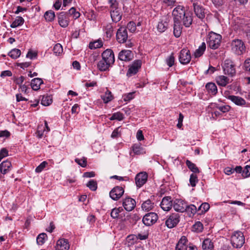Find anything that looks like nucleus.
<instances>
[{
    "label": "nucleus",
    "instance_id": "nucleus-18",
    "mask_svg": "<svg viewBox=\"0 0 250 250\" xmlns=\"http://www.w3.org/2000/svg\"><path fill=\"white\" fill-rule=\"evenodd\" d=\"M173 205L171 197L166 196L163 198L160 206L164 211H169Z\"/></svg>",
    "mask_w": 250,
    "mask_h": 250
},
{
    "label": "nucleus",
    "instance_id": "nucleus-45",
    "mask_svg": "<svg viewBox=\"0 0 250 250\" xmlns=\"http://www.w3.org/2000/svg\"><path fill=\"white\" fill-rule=\"evenodd\" d=\"M52 102V99L51 96H43L41 100V104L44 106L50 105Z\"/></svg>",
    "mask_w": 250,
    "mask_h": 250
},
{
    "label": "nucleus",
    "instance_id": "nucleus-48",
    "mask_svg": "<svg viewBox=\"0 0 250 250\" xmlns=\"http://www.w3.org/2000/svg\"><path fill=\"white\" fill-rule=\"evenodd\" d=\"M209 208L210 206L209 204L207 203H203L198 207V211H200L199 214L205 213L209 209Z\"/></svg>",
    "mask_w": 250,
    "mask_h": 250
},
{
    "label": "nucleus",
    "instance_id": "nucleus-63",
    "mask_svg": "<svg viewBox=\"0 0 250 250\" xmlns=\"http://www.w3.org/2000/svg\"><path fill=\"white\" fill-rule=\"evenodd\" d=\"M8 155V151L5 148H2L0 150V162L4 157L7 156Z\"/></svg>",
    "mask_w": 250,
    "mask_h": 250
},
{
    "label": "nucleus",
    "instance_id": "nucleus-15",
    "mask_svg": "<svg viewBox=\"0 0 250 250\" xmlns=\"http://www.w3.org/2000/svg\"><path fill=\"white\" fill-rule=\"evenodd\" d=\"M147 174L146 172H142L137 174L135 177V183L137 187L140 188L146 182Z\"/></svg>",
    "mask_w": 250,
    "mask_h": 250
},
{
    "label": "nucleus",
    "instance_id": "nucleus-61",
    "mask_svg": "<svg viewBox=\"0 0 250 250\" xmlns=\"http://www.w3.org/2000/svg\"><path fill=\"white\" fill-rule=\"evenodd\" d=\"M47 163L46 161H43L35 169V171L37 173H40L45 167L47 165Z\"/></svg>",
    "mask_w": 250,
    "mask_h": 250
},
{
    "label": "nucleus",
    "instance_id": "nucleus-50",
    "mask_svg": "<svg viewBox=\"0 0 250 250\" xmlns=\"http://www.w3.org/2000/svg\"><path fill=\"white\" fill-rule=\"evenodd\" d=\"M123 210V209L121 207L114 208L112 209L110 215L113 218L116 219L118 217L119 213L121 212Z\"/></svg>",
    "mask_w": 250,
    "mask_h": 250
},
{
    "label": "nucleus",
    "instance_id": "nucleus-27",
    "mask_svg": "<svg viewBox=\"0 0 250 250\" xmlns=\"http://www.w3.org/2000/svg\"><path fill=\"white\" fill-rule=\"evenodd\" d=\"M215 81L219 85L223 87L226 86L229 83V79L227 77L224 75L216 77Z\"/></svg>",
    "mask_w": 250,
    "mask_h": 250
},
{
    "label": "nucleus",
    "instance_id": "nucleus-5",
    "mask_svg": "<svg viewBox=\"0 0 250 250\" xmlns=\"http://www.w3.org/2000/svg\"><path fill=\"white\" fill-rule=\"evenodd\" d=\"M191 1H193L192 5L194 14L197 18L202 21L205 18L206 14L207 13V10L202 5L198 4V3L195 1V0H192Z\"/></svg>",
    "mask_w": 250,
    "mask_h": 250
},
{
    "label": "nucleus",
    "instance_id": "nucleus-31",
    "mask_svg": "<svg viewBox=\"0 0 250 250\" xmlns=\"http://www.w3.org/2000/svg\"><path fill=\"white\" fill-rule=\"evenodd\" d=\"M133 153L136 155L144 154L146 153L145 149L141 146L140 143L135 144L132 146Z\"/></svg>",
    "mask_w": 250,
    "mask_h": 250
},
{
    "label": "nucleus",
    "instance_id": "nucleus-57",
    "mask_svg": "<svg viewBox=\"0 0 250 250\" xmlns=\"http://www.w3.org/2000/svg\"><path fill=\"white\" fill-rule=\"evenodd\" d=\"M134 92H130L123 95V98L125 102L130 101L134 97Z\"/></svg>",
    "mask_w": 250,
    "mask_h": 250
},
{
    "label": "nucleus",
    "instance_id": "nucleus-39",
    "mask_svg": "<svg viewBox=\"0 0 250 250\" xmlns=\"http://www.w3.org/2000/svg\"><path fill=\"white\" fill-rule=\"evenodd\" d=\"M186 164L188 168L194 173H199L200 170L198 168L196 167L195 164L192 163L190 161L187 160L186 162Z\"/></svg>",
    "mask_w": 250,
    "mask_h": 250
},
{
    "label": "nucleus",
    "instance_id": "nucleus-6",
    "mask_svg": "<svg viewBox=\"0 0 250 250\" xmlns=\"http://www.w3.org/2000/svg\"><path fill=\"white\" fill-rule=\"evenodd\" d=\"M180 221V216L178 213L170 214L166 220L165 224L167 228L172 229L175 227Z\"/></svg>",
    "mask_w": 250,
    "mask_h": 250
},
{
    "label": "nucleus",
    "instance_id": "nucleus-54",
    "mask_svg": "<svg viewBox=\"0 0 250 250\" xmlns=\"http://www.w3.org/2000/svg\"><path fill=\"white\" fill-rule=\"evenodd\" d=\"M198 180L197 178V176L196 174L192 173L190 176L189 178V182L190 184V185L194 187L196 186V183L198 182Z\"/></svg>",
    "mask_w": 250,
    "mask_h": 250
},
{
    "label": "nucleus",
    "instance_id": "nucleus-47",
    "mask_svg": "<svg viewBox=\"0 0 250 250\" xmlns=\"http://www.w3.org/2000/svg\"><path fill=\"white\" fill-rule=\"evenodd\" d=\"M47 235L45 233L40 234L37 237V243L38 245H42L45 243Z\"/></svg>",
    "mask_w": 250,
    "mask_h": 250
},
{
    "label": "nucleus",
    "instance_id": "nucleus-17",
    "mask_svg": "<svg viewBox=\"0 0 250 250\" xmlns=\"http://www.w3.org/2000/svg\"><path fill=\"white\" fill-rule=\"evenodd\" d=\"M141 60H135L129 68L127 71V75H129L131 76L136 74L138 72L139 69L141 68Z\"/></svg>",
    "mask_w": 250,
    "mask_h": 250
},
{
    "label": "nucleus",
    "instance_id": "nucleus-51",
    "mask_svg": "<svg viewBox=\"0 0 250 250\" xmlns=\"http://www.w3.org/2000/svg\"><path fill=\"white\" fill-rule=\"evenodd\" d=\"M192 228L194 231L201 232L203 229V225L201 222L198 221L193 225Z\"/></svg>",
    "mask_w": 250,
    "mask_h": 250
},
{
    "label": "nucleus",
    "instance_id": "nucleus-60",
    "mask_svg": "<svg viewBox=\"0 0 250 250\" xmlns=\"http://www.w3.org/2000/svg\"><path fill=\"white\" fill-rule=\"evenodd\" d=\"M108 3L110 4L111 10L118 9V2L116 0H108Z\"/></svg>",
    "mask_w": 250,
    "mask_h": 250
},
{
    "label": "nucleus",
    "instance_id": "nucleus-16",
    "mask_svg": "<svg viewBox=\"0 0 250 250\" xmlns=\"http://www.w3.org/2000/svg\"><path fill=\"white\" fill-rule=\"evenodd\" d=\"M133 54L131 51L129 50H123L118 54V59L125 62L132 60Z\"/></svg>",
    "mask_w": 250,
    "mask_h": 250
},
{
    "label": "nucleus",
    "instance_id": "nucleus-37",
    "mask_svg": "<svg viewBox=\"0 0 250 250\" xmlns=\"http://www.w3.org/2000/svg\"><path fill=\"white\" fill-rule=\"evenodd\" d=\"M154 208V203L149 199L145 201L142 205V208L144 210L148 211Z\"/></svg>",
    "mask_w": 250,
    "mask_h": 250
},
{
    "label": "nucleus",
    "instance_id": "nucleus-13",
    "mask_svg": "<svg viewBox=\"0 0 250 250\" xmlns=\"http://www.w3.org/2000/svg\"><path fill=\"white\" fill-rule=\"evenodd\" d=\"M102 59L112 65L115 62L113 51L110 49L104 51L102 54Z\"/></svg>",
    "mask_w": 250,
    "mask_h": 250
},
{
    "label": "nucleus",
    "instance_id": "nucleus-34",
    "mask_svg": "<svg viewBox=\"0 0 250 250\" xmlns=\"http://www.w3.org/2000/svg\"><path fill=\"white\" fill-rule=\"evenodd\" d=\"M101 97V99L103 100L104 103L105 104L109 103L113 99V96L112 95L111 92L108 89H106L104 94L102 95Z\"/></svg>",
    "mask_w": 250,
    "mask_h": 250
},
{
    "label": "nucleus",
    "instance_id": "nucleus-29",
    "mask_svg": "<svg viewBox=\"0 0 250 250\" xmlns=\"http://www.w3.org/2000/svg\"><path fill=\"white\" fill-rule=\"evenodd\" d=\"M110 16L112 21L116 23L118 22L122 19V15L119 9L111 10Z\"/></svg>",
    "mask_w": 250,
    "mask_h": 250
},
{
    "label": "nucleus",
    "instance_id": "nucleus-2",
    "mask_svg": "<svg viewBox=\"0 0 250 250\" xmlns=\"http://www.w3.org/2000/svg\"><path fill=\"white\" fill-rule=\"evenodd\" d=\"M245 241L244 234L240 231H234L231 235L230 242L234 248H241L244 245Z\"/></svg>",
    "mask_w": 250,
    "mask_h": 250
},
{
    "label": "nucleus",
    "instance_id": "nucleus-53",
    "mask_svg": "<svg viewBox=\"0 0 250 250\" xmlns=\"http://www.w3.org/2000/svg\"><path fill=\"white\" fill-rule=\"evenodd\" d=\"M86 186L92 191H95L97 188V183L94 180H90L86 184Z\"/></svg>",
    "mask_w": 250,
    "mask_h": 250
},
{
    "label": "nucleus",
    "instance_id": "nucleus-38",
    "mask_svg": "<svg viewBox=\"0 0 250 250\" xmlns=\"http://www.w3.org/2000/svg\"><path fill=\"white\" fill-rule=\"evenodd\" d=\"M24 22V20L21 17L18 16L15 20L11 24L10 27L13 28H16L19 26L22 25Z\"/></svg>",
    "mask_w": 250,
    "mask_h": 250
},
{
    "label": "nucleus",
    "instance_id": "nucleus-49",
    "mask_svg": "<svg viewBox=\"0 0 250 250\" xmlns=\"http://www.w3.org/2000/svg\"><path fill=\"white\" fill-rule=\"evenodd\" d=\"M69 16H73V18L77 19L80 16V13L79 12L76 11V9L74 7L71 8L68 12H66Z\"/></svg>",
    "mask_w": 250,
    "mask_h": 250
},
{
    "label": "nucleus",
    "instance_id": "nucleus-44",
    "mask_svg": "<svg viewBox=\"0 0 250 250\" xmlns=\"http://www.w3.org/2000/svg\"><path fill=\"white\" fill-rule=\"evenodd\" d=\"M53 53L56 56H60L63 52L62 45L60 43H56L53 47Z\"/></svg>",
    "mask_w": 250,
    "mask_h": 250
},
{
    "label": "nucleus",
    "instance_id": "nucleus-40",
    "mask_svg": "<svg viewBox=\"0 0 250 250\" xmlns=\"http://www.w3.org/2000/svg\"><path fill=\"white\" fill-rule=\"evenodd\" d=\"M197 211H198L197 207L193 204H191L189 206L187 205V208H186V210H185V211L188 213L190 217L193 216Z\"/></svg>",
    "mask_w": 250,
    "mask_h": 250
},
{
    "label": "nucleus",
    "instance_id": "nucleus-52",
    "mask_svg": "<svg viewBox=\"0 0 250 250\" xmlns=\"http://www.w3.org/2000/svg\"><path fill=\"white\" fill-rule=\"evenodd\" d=\"M124 118V117L123 113L120 112H117L113 114L111 117L109 118V119L111 121L114 120L121 121L123 120Z\"/></svg>",
    "mask_w": 250,
    "mask_h": 250
},
{
    "label": "nucleus",
    "instance_id": "nucleus-25",
    "mask_svg": "<svg viewBox=\"0 0 250 250\" xmlns=\"http://www.w3.org/2000/svg\"><path fill=\"white\" fill-rule=\"evenodd\" d=\"M193 21L191 14L187 13L182 17L181 23L182 22L183 25L186 27H189L192 24Z\"/></svg>",
    "mask_w": 250,
    "mask_h": 250
},
{
    "label": "nucleus",
    "instance_id": "nucleus-23",
    "mask_svg": "<svg viewBox=\"0 0 250 250\" xmlns=\"http://www.w3.org/2000/svg\"><path fill=\"white\" fill-rule=\"evenodd\" d=\"M11 168L12 164L8 160L3 161L0 164V171L2 174H6Z\"/></svg>",
    "mask_w": 250,
    "mask_h": 250
},
{
    "label": "nucleus",
    "instance_id": "nucleus-46",
    "mask_svg": "<svg viewBox=\"0 0 250 250\" xmlns=\"http://www.w3.org/2000/svg\"><path fill=\"white\" fill-rule=\"evenodd\" d=\"M21 51L20 49L14 48L12 49L8 53V55L12 59H16L20 57Z\"/></svg>",
    "mask_w": 250,
    "mask_h": 250
},
{
    "label": "nucleus",
    "instance_id": "nucleus-24",
    "mask_svg": "<svg viewBox=\"0 0 250 250\" xmlns=\"http://www.w3.org/2000/svg\"><path fill=\"white\" fill-rule=\"evenodd\" d=\"M188 242L187 238L185 236H182L176 246L175 250H186Z\"/></svg>",
    "mask_w": 250,
    "mask_h": 250
},
{
    "label": "nucleus",
    "instance_id": "nucleus-64",
    "mask_svg": "<svg viewBox=\"0 0 250 250\" xmlns=\"http://www.w3.org/2000/svg\"><path fill=\"white\" fill-rule=\"evenodd\" d=\"M37 56V54L36 52H34L32 51H28L27 54H26V57L30 58V59L32 60L35 58H36Z\"/></svg>",
    "mask_w": 250,
    "mask_h": 250
},
{
    "label": "nucleus",
    "instance_id": "nucleus-22",
    "mask_svg": "<svg viewBox=\"0 0 250 250\" xmlns=\"http://www.w3.org/2000/svg\"><path fill=\"white\" fill-rule=\"evenodd\" d=\"M228 99L237 105L244 106L246 104V101L239 96L229 95L228 96Z\"/></svg>",
    "mask_w": 250,
    "mask_h": 250
},
{
    "label": "nucleus",
    "instance_id": "nucleus-35",
    "mask_svg": "<svg viewBox=\"0 0 250 250\" xmlns=\"http://www.w3.org/2000/svg\"><path fill=\"white\" fill-rule=\"evenodd\" d=\"M111 66V65L110 64L103 59L102 60L99 61L97 64V67L98 69L101 71H105L107 70Z\"/></svg>",
    "mask_w": 250,
    "mask_h": 250
},
{
    "label": "nucleus",
    "instance_id": "nucleus-58",
    "mask_svg": "<svg viewBox=\"0 0 250 250\" xmlns=\"http://www.w3.org/2000/svg\"><path fill=\"white\" fill-rule=\"evenodd\" d=\"M75 161L81 167H84L86 166V158L83 157L82 159L76 158Z\"/></svg>",
    "mask_w": 250,
    "mask_h": 250
},
{
    "label": "nucleus",
    "instance_id": "nucleus-8",
    "mask_svg": "<svg viewBox=\"0 0 250 250\" xmlns=\"http://www.w3.org/2000/svg\"><path fill=\"white\" fill-rule=\"evenodd\" d=\"M128 34L126 28L121 26L117 30L116 33V40L120 43H123L127 41Z\"/></svg>",
    "mask_w": 250,
    "mask_h": 250
},
{
    "label": "nucleus",
    "instance_id": "nucleus-3",
    "mask_svg": "<svg viewBox=\"0 0 250 250\" xmlns=\"http://www.w3.org/2000/svg\"><path fill=\"white\" fill-rule=\"evenodd\" d=\"M221 40L220 35L211 32L208 34L207 42L210 48L216 49L220 46Z\"/></svg>",
    "mask_w": 250,
    "mask_h": 250
},
{
    "label": "nucleus",
    "instance_id": "nucleus-42",
    "mask_svg": "<svg viewBox=\"0 0 250 250\" xmlns=\"http://www.w3.org/2000/svg\"><path fill=\"white\" fill-rule=\"evenodd\" d=\"M242 69L246 73L250 74V58H248L244 61Z\"/></svg>",
    "mask_w": 250,
    "mask_h": 250
},
{
    "label": "nucleus",
    "instance_id": "nucleus-30",
    "mask_svg": "<svg viewBox=\"0 0 250 250\" xmlns=\"http://www.w3.org/2000/svg\"><path fill=\"white\" fill-rule=\"evenodd\" d=\"M43 83V81L42 79L37 78L31 80V86L33 90H38L40 88V85Z\"/></svg>",
    "mask_w": 250,
    "mask_h": 250
},
{
    "label": "nucleus",
    "instance_id": "nucleus-20",
    "mask_svg": "<svg viewBox=\"0 0 250 250\" xmlns=\"http://www.w3.org/2000/svg\"><path fill=\"white\" fill-rule=\"evenodd\" d=\"M136 205V202L133 199L127 197L125 198L123 202V206L125 209L128 211H131L133 209Z\"/></svg>",
    "mask_w": 250,
    "mask_h": 250
},
{
    "label": "nucleus",
    "instance_id": "nucleus-12",
    "mask_svg": "<svg viewBox=\"0 0 250 250\" xmlns=\"http://www.w3.org/2000/svg\"><path fill=\"white\" fill-rule=\"evenodd\" d=\"M185 7L182 5H178L172 11L174 21H181L182 17L186 14Z\"/></svg>",
    "mask_w": 250,
    "mask_h": 250
},
{
    "label": "nucleus",
    "instance_id": "nucleus-55",
    "mask_svg": "<svg viewBox=\"0 0 250 250\" xmlns=\"http://www.w3.org/2000/svg\"><path fill=\"white\" fill-rule=\"evenodd\" d=\"M166 62L169 67H171L173 65L175 62V58L173 53L166 59Z\"/></svg>",
    "mask_w": 250,
    "mask_h": 250
},
{
    "label": "nucleus",
    "instance_id": "nucleus-4",
    "mask_svg": "<svg viewBox=\"0 0 250 250\" xmlns=\"http://www.w3.org/2000/svg\"><path fill=\"white\" fill-rule=\"evenodd\" d=\"M224 73L231 77L234 76L236 74V70L234 63L230 60H226L223 65Z\"/></svg>",
    "mask_w": 250,
    "mask_h": 250
},
{
    "label": "nucleus",
    "instance_id": "nucleus-59",
    "mask_svg": "<svg viewBox=\"0 0 250 250\" xmlns=\"http://www.w3.org/2000/svg\"><path fill=\"white\" fill-rule=\"evenodd\" d=\"M216 108L219 109V110L223 113H226L229 111L230 109V106L228 105H222V106H217Z\"/></svg>",
    "mask_w": 250,
    "mask_h": 250
},
{
    "label": "nucleus",
    "instance_id": "nucleus-56",
    "mask_svg": "<svg viewBox=\"0 0 250 250\" xmlns=\"http://www.w3.org/2000/svg\"><path fill=\"white\" fill-rule=\"evenodd\" d=\"M126 28H127L128 30L132 33L134 32L136 30V25L135 23L133 21H130L128 23Z\"/></svg>",
    "mask_w": 250,
    "mask_h": 250
},
{
    "label": "nucleus",
    "instance_id": "nucleus-32",
    "mask_svg": "<svg viewBox=\"0 0 250 250\" xmlns=\"http://www.w3.org/2000/svg\"><path fill=\"white\" fill-rule=\"evenodd\" d=\"M206 88L209 93L213 95H216L218 91L217 86L213 83H207Z\"/></svg>",
    "mask_w": 250,
    "mask_h": 250
},
{
    "label": "nucleus",
    "instance_id": "nucleus-28",
    "mask_svg": "<svg viewBox=\"0 0 250 250\" xmlns=\"http://www.w3.org/2000/svg\"><path fill=\"white\" fill-rule=\"evenodd\" d=\"M202 248L203 250H213V243L209 238H206L202 242Z\"/></svg>",
    "mask_w": 250,
    "mask_h": 250
},
{
    "label": "nucleus",
    "instance_id": "nucleus-36",
    "mask_svg": "<svg viewBox=\"0 0 250 250\" xmlns=\"http://www.w3.org/2000/svg\"><path fill=\"white\" fill-rule=\"evenodd\" d=\"M104 31L107 38H110L113 35L114 27L111 23L107 24L104 27Z\"/></svg>",
    "mask_w": 250,
    "mask_h": 250
},
{
    "label": "nucleus",
    "instance_id": "nucleus-62",
    "mask_svg": "<svg viewBox=\"0 0 250 250\" xmlns=\"http://www.w3.org/2000/svg\"><path fill=\"white\" fill-rule=\"evenodd\" d=\"M242 176L247 178L250 176V166H246L244 169L243 170Z\"/></svg>",
    "mask_w": 250,
    "mask_h": 250
},
{
    "label": "nucleus",
    "instance_id": "nucleus-43",
    "mask_svg": "<svg viewBox=\"0 0 250 250\" xmlns=\"http://www.w3.org/2000/svg\"><path fill=\"white\" fill-rule=\"evenodd\" d=\"M103 45L101 40H98L94 42H91L89 44V47L91 49H96L101 47Z\"/></svg>",
    "mask_w": 250,
    "mask_h": 250
},
{
    "label": "nucleus",
    "instance_id": "nucleus-33",
    "mask_svg": "<svg viewBox=\"0 0 250 250\" xmlns=\"http://www.w3.org/2000/svg\"><path fill=\"white\" fill-rule=\"evenodd\" d=\"M206 48V45L204 42H203L198 49H197L194 53L195 58H199L203 55Z\"/></svg>",
    "mask_w": 250,
    "mask_h": 250
},
{
    "label": "nucleus",
    "instance_id": "nucleus-19",
    "mask_svg": "<svg viewBox=\"0 0 250 250\" xmlns=\"http://www.w3.org/2000/svg\"><path fill=\"white\" fill-rule=\"evenodd\" d=\"M169 18L167 16L163 17L157 25V30L160 33L165 32L167 28Z\"/></svg>",
    "mask_w": 250,
    "mask_h": 250
},
{
    "label": "nucleus",
    "instance_id": "nucleus-41",
    "mask_svg": "<svg viewBox=\"0 0 250 250\" xmlns=\"http://www.w3.org/2000/svg\"><path fill=\"white\" fill-rule=\"evenodd\" d=\"M44 17L47 21L51 22L54 20L55 17V12L52 10L47 11L45 13Z\"/></svg>",
    "mask_w": 250,
    "mask_h": 250
},
{
    "label": "nucleus",
    "instance_id": "nucleus-11",
    "mask_svg": "<svg viewBox=\"0 0 250 250\" xmlns=\"http://www.w3.org/2000/svg\"><path fill=\"white\" fill-rule=\"evenodd\" d=\"M124 192L125 190L123 187L116 186L110 191L109 196L112 200L117 201L123 196Z\"/></svg>",
    "mask_w": 250,
    "mask_h": 250
},
{
    "label": "nucleus",
    "instance_id": "nucleus-26",
    "mask_svg": "<svg viewBox=\"0 0 250 250\" xmlns=\"http://www.w3.org/2000/svg\"><path fill=\"white\" fill-rule=\"evenodd\" d=\"M182 27L181 21H174L173 34L176 38L179 37L182 33Z\"/></svg>",
    "mask_w": 250,
    "mask_h": 250
},
{
    "label": "nucleus",
    "instance_id": "nucleus-7",
    "mask_svg": "<svg viewBox=\"0 0 250 250\" xmlns=\"http://www.w3.org/2000/svg\"><path fill=\"white\" fill-rule=\"evenodd\" d=\"M57 19L59 24L62 28L67 27L69 24L70 19L67 13L61 12L57 14Z\"/></svg>",
    "mask_w": 250,
    "mask_h": 250
},
{
    "label": "nucleus",
    "instance_id": "nucleus-10",
    "mask_svg": "<svg viewBox=\"0 0 250 250\" xmlns=\"http://www.w3.org/2000/svg\"><path fill=\"white\" fill-rule=\"evenodd\" d=\"M191 55L189 50L184 48L181 50L179 55V60L181 63L187 64L191 60Z\"/></svg>",
    "mask_w": 250,
    "mask_h": 250
},
{
    "label": "nucleus",
    "instance_id": "nucleus-21",
    "mask_svg": "<svg viewBox=\"0 0 250 250\" xmlns=\"http://www.w3.org/2000/svg\"><path fill=\"white\" fill-rule=\"evenodd\" d=\"M69 244L67 239L62 238L60 239L57 242L56 249V250H68L69 249Z\"/></svg>",
    "mask_w": 250,
    "mask_h": 250
},
{
    "label": "nucleus",
    "instance_id": "nucleus-14",
    "mask_svg": "<svg viewBox=\"0 0 250 250\" xmlns=\"http://www.w3.org/2000/svg\"><path fill=\"white\" fill-rule=\"evenodd\" d=\"M174 210L177 212H184L187 208V203L181 199H175L173 205Z\"/></svg>",
    "mask_w": 250,
    "mask_h": 250
},
{
    "label": "nucleus",
    "instance_id": "nucleus-1",
    "mask_svg": "<svg viewBox=\"0 0 250 250\" xmlns=\"http://www.w3.org/2000/svg\"><path fill=\"white\" fill-rule=\"evenodd\" d=\"M230 46L231 52L238 56L243 55L246 52V46L241 40H233L230 42Z\"/></svg>",
    "mask_w": 250,
    "mask_h": 250
},
{
    "label": "nucleus",
    "instance_id": "nucleus-9",
    "mask_svg": "<svg viewBox=\"0 0 250 250\" xmlns=\"http://www.w3.org/2000/svg\"><path fill=\"white\" fill-rule=\"evenodd\" d=\"M158 215L154 212L146 213L143 217L142 221L147 226H150L154 224L158 219Z\"/></svg>",
    "mask_w": 250,
    "mask_h": 250
}]
</instances>
